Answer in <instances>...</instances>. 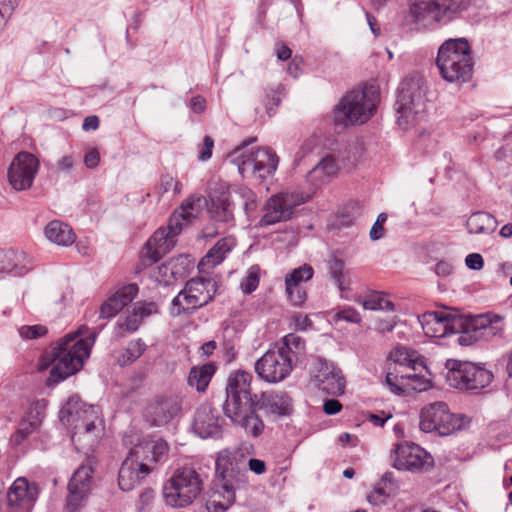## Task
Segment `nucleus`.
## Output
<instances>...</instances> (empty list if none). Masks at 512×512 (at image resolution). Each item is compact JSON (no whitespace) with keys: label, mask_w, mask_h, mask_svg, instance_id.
<instances>
[{"label":"nucleus","mask_w":512,"mask_h":512,"mask_svg":"<svg viewBox=\"0 0 512 512\" xmlns=\"http://www.w3.org/2000/svg\"><path fill=\"white\" fill-rule=\"evenodd\" d=\"M366 310H381V311H394V304L385 299L380 293L372 292L365 298L357 300Z\"/></svg>","instance_id":"43"},{"label":"nucleus","mask_w":512,"mask_h":512,"mask_svg":"<svg viewBox=\"0 0 512 512\" xmlns=\"http://www.w3.org/2000/svg\"><path fill=\"white\" fill-rule=\"evenodd\" d=\"M310 373L314 383L321 391L333 396L344 393L345 378L341 370L333 363L317 358L312 363Z\"/></svg>","instance_id":"17"},{"label":"nucleus","mask_w":512,"mask_h":512,"mask_svg":"<svg viewBox=\"0 0 512 512\" xmlns=\"http://www.w3.org/2000/svg\"><path fill=\"white\" fill-rule=\"evenodd\" d=\"M214 147V140L210 136L204 137V143L198 155L200 161H206L211 158Z\"/></svg>","instance_id":"58"},{"label":"nucleus","mask_w":512,"mask_h":512,"mask_svg":"<svg viewBox=\"0 0 512 512\" xmlns=\"http://www.w3.org/2000/svg\"><path fill=\"white\" fill-rule=\"evenodd\" d=\"M216 293V282L206 278L190 279L185 287L172 300V316L191 314L207 305Z\"/></svg>","instance_id":"11"},{"label":"nucleus","mask_w":512,"mask_h":512,"mask_svg":"<svg viewBox=\"0 0 512 512\" xmlns=\"http://www.w3.org/2000/svg\"><path fill=\"white\" fill-rule=\"evenodd\" d=\"M222 422L219 411L209 404L201 405L194 417L193 430L201 438H217L222 433Z\"/></svg>","instance_id":"25"},{"label":"nucleus","mask_w":512,"mask_h":512,"mask_svg":"<svg viewBox=\"0 0 512 512\" xmlns=\"http://www.w3.org/2000/svg\"><path fill=\"white\" fill-rule=\"evenodd\" d=\"M38 427L32 426V424L25 419L20 423L18 430L12 436V441L15 445H20L26 437L32 432L36 431Z\"/></svg>","instance_id":"54"},{"label":"nucleus","mask_w":512,"mask_h":512,"mask_svg":"<svg viewBox=\"0 0 512 512\" xmlns=\"http://www.w3.org/2000/svg\"><path fill=\"white\" fill-rule=\"evenodd\" d=\"M387 219V216L386 214L384 213H381L379 214V216L377 217V220L376 222L374 223V225L372 226L371 230H370V238L372 240H379L383 237L384 235V228H383V224L384 222L386 221Z\"/></svg>","instance_id":"57"},{"label":"nucleus","mask_w":512,"mask_h":512,"mask_svg":"<svg viewBox=\"0 0 512 512\" xmlns=\"http://www.w3.org/2000/svg\"><path fill=\"white\" fill-rule=\"evenodd\" d=\"M418 321L425 335L435 338L445 337L449 333L462 335L465 325V318L436 311L426 312L418 316Z\"/></svg>","instance_id":"18"},{"label":"nucleus","mask_w":512,"mask_h":512,"mask_svg":"<svg viewBox=\"0 0 512 512\" xmlns=\"http://www.w3.org/2000/svg\"><path fill=\"white\" fill-rule=\"evenodd\" d=\"M32 267L31 257L22 250L0 249V276L12 274L21 276Z\"/></svg>","instance_id":"29"},{"label":"nucleus","mask_w":512,"mask_h":512,"mask_svg":"<svg viewBox=\"0 0 512 512\" xmlns=\"http://www.w3.org/2000/svg\"><path fill=\"white\" fill-rule=\"evenodd\" d=\"M328 273L341 292L349 289L350 277L343 260L333 257L328 260Z\"/></svg>","instance_id":"39"},{"label":"nucleus","mask_w":512,"mask_h":512,"mask_svg":"<svg viewBox=\"0 0 512 512\" xmlns=\"http://www.w3.org/2000/svg\"><path fill=\"white\" fill-rule=\"evenodd\" d=\"M211 200V212L213 217L221 222H229L233 219L234 200H229L228 187L225 183L219 184L218 189L209 194Z\"/></svg>","instance_id":"32"},{"label":"nucleus","mask_w":512,"mask_h":512,"mask_svg":"<svg viewBox=\"0 0 512 512\" xmlns=\"http://www.w3.org/2000/svg\"><path fill=\"white\" fill-rule=\"evenodd\" d=\"M303 69V60L302 58L294 57L288 66V73L297 78L298 75L302 72Z\"/></svg>","instance_id":"63"},{"label":"nucleus","mask_w":512,"mask_h":512,"mask_svg":"<svg viewBox=\"0 0 512 512\" xmlns=\"http://www.w3.org/2000/svg\"><path fill=\"white\" fill-rule=\"evenodd\" d=\"M87 331L86 326H81L76 332L65 335L53 348L49 358L52 364L48 378L50 383H58L83 367L97 336L96 332H92L86 338H78Z\"/></svg>","instance_id":"2"},{"label":"nucleus","mask_w":512,"mask_h":512,"mask_svg":"<svg viewBox=\"0 0 512 512\" xmlns=\"http://www.w3.org/2000/svg\"><path fill=\"white\" fill-rule=\"evenodd\" d=\"M392 464L398 470L419 472L432 466V457L416 444H398L391 454Z\"/></svg>","instance_id":"20"},{"label":"nucleus","mask_w":512,"mask_h":512,"mask_svg":"<svg viewBox=\"0 0 512 512\" xmlns=\"http://www.w3.org/2000/svg\"><path fill=\"white\" fill-rule=\"evenodd\" d=\"M114 294H112L100 307V318L109 319L116 316L122 310Z\"/></svg>","instance_id":"50"},{"label":"nucleus","mask_w":512,"mask_h":512,"mask_svg":"<svg viewBox=\"0 0 512 512\" xmlns=\"http://www.w3.org/2000/svg\"><path fill=\"white\" fill-rule=\"evenodd\" d=\"M385 382L391 392L397 395H401L409 391L422 392L431 387V381L429 378L413 370L412 372L390 371L386 374Z\"/></svg>","instance_id":"24"},{"label":"nucleus","mask_w":512,"mask_h":512,"mask_svg":"<svg viewBox=\"0 0 512 512\" xmlns=\"http://www.w3.org/2000/svg\"><path fill=\"white\" fill-rule=\"evenodd\" d=\"M203 490L200 473L190 466L178 468L167 480L162 489L163 500L172 508L191 505Z\"/></svg>","instance_id":"8"},{"label":"nucleus","mask_w":512,"mask_h":512,"mask_svg":"<svg viewBox=\"0 0 512 512\" xmlns=\"http://www.w3.org/2000/svg\"><path fill=\"white\" fill-rule=\"evenodd\" d=\"M307 199L308 196L297 192H282L271 196L264 206V215L259 220V225L266 227L288 221L295 208L304 204Z\"/></svg>","instance_id":"13"},{"label":"nucleus","mask_w":512,"mask_h":512,"mask_svg":"<svg viewBox=\"0 0 512 512\" xmlns=\"http://www.w3.org/2000/svg\"><path fill=\"white\" fill-rule=\"evenodd\" d=\"M264 409L267 413L286 416L292 411V404L290 397L284 392L266 391L260 396V399L255 403V407Z\"/></svg>","instance_id":"31"},{"label":"nucleus","mask_w":512,"mask_h":512,"mask_svg":"<svg viewBox=\"0 0 512 512\" xmlns=\"http://www.w3.org/2000/svg\"><path fill=\"white\" fill-rule=\"evenodd\" d=\"M292 356L279 348L268 350L255 363V371L266 382L277 383L285 379L293 369Z\"/></svg>","instance_id":"15"},{"label":"nucleus","mask_w":512,"mask_h":512,"mask_svg":"<svg viewBox=\"0 0 512 512\" xmlns=\"http://www.w3.org/2000/svg\"><path fill=\"white\" fill-rule=\"evenodd\" d=\"M445 367L448 385L462 391L483 389L493 378L490 371L468 361L449 359Z\"/></svg>","instance_id":"12"},{"label":"nucleus","mask_w":512,"mask_h":512,"mask_svg":"<svg viewBox=\"0 0 512 512\" xmlns=\"http://www.w3.org/2000/svg\"><path fill=\"white\" fill-rule=\"evenodd\" d=\"M259 285L258 270L255 267H251L248 271L247 276L241 282V289L244 293H252Z\"/></svg>","instance_id":"53"},{"label":"nucleus","mask_w":512,"mask_h":512,"mask_svg":"<svg viewBox=\"0 0 512 512\" xmlns=\"http://www.w3.org/2000/svg\"><path fill=\"white\" fill-rule=\"evenodd\" d=\"M216 474L217 481L206 508L209 512H225L235 502L236 490L247 484V472L227 451H221L216 459Z\"/></svg>","instance_id":"4"},{"label":"nucleus","mask_w":512,"mask_h":512,"mask_svg":"<svg viewBox=\"0 0 512 512\" xmlns=\"http://www.w3.org/2000/svg\"><path fill=\"white\" fill-rule=\"evenodd\" d=\"M39 495V487L36 483H30L24 477L17 478L7 492L8 505L19 507L24 512H29L34 506Z\"/></svg>","instance_id":"26"},{"label":"nucleus","mask_w":512,"mask_h":512,"mask_svg":"<svg viewBox=\"0 0 512 512\" xmlns=\"http://www.w3.org/2000/svg\"><path fill=\"white\" fill-rule=\"evenodd\" d=\"M390 357L395 363L399 364L400 366H405L410 370L421 371L426 369L423 359L420 357V355L415 350H411L407 347H396L390 353Z\"/></svg>","instance_id":"37"},{"label":"nucleus","mask_w":512,"mask_h":512,"mask_svg":"<svg viewBox=\"0 0 512 512\" xmlns=\"http://www.w3.org/2000/svg\"><path fill=\"white\" fill-rule=\"evenodd\" d=\"M279 349L292 356L293 363H295L300 361L305 354V341L302 337L291 333L283 338V345Z\"/></svg>","instance_id":"42"},{"label":"nucleus","mask_w":512,"mask_h":512,"mask_svg":"<svg viewBox=\"0 0 512 512\" xmlns=\"http://www.w3.org/2000/svg\"><path fill=\"white\" fill-rule=\"evenodd\" d=\"M461 426L460 418L450 413L445 402L430 403L421 410L420 429L423 432L437 431L440 435H449Z\"/></svg>","instance_id":"14"},{"label":"nucleus","mask_w":512,"mask_h":512,"mask_svg":"<svg viewBox=\"0 0 512 512\" xmlns=\"http://www.w3.org/2000/svg\"><path fill=\"white\" fill-rule=\"evenodd\" d=\"M19 335L23 339H37L47 333V328L43 325H23L18 329Z\"/></svg>","instance_id":"52"},{"label":"nucleus","mask_w":512,"mask_h":512,"mask_svg":"<svg viewBox=\"0 0 512 512\" xmlns=\"http://www.w3.org/2000/svg\"><path fill=\"white\" fill-rule=\"evenodd\" d=\"M100 162V154L96 149L89 150L84 156V164L87 168L93 169Z\"/></svg>","instance_id":"60"},{"label":"nucleus","mask_w":512,"mask_h":512,"mask_svg":"<svg viewBox=\"0 0 512 512\" xmlns=\"http://www.w3.org/2000/svg\"><path fill=\"white\" fill-rule=\"evenodd\" d=\"M93 472L91 460H88L74 472L68 484L69 494L66 500L68 512H77L83 506L91 488Z\"/></svg>","instance_id":"21"},{"label":"nucleus","mask_w":512,"mask_h":512,"mask_svg":"<svg viewBox=\"0 0 512 512\" xmlns=\"http://www.w3.org/2000/svg\"><path fill=\"white\" fill-rule=\"evenodd\" d=\"M181 232L179 217H171L166 228L154 232L146 244L147 257L152 262H158L175 246V237Z\"/></svg>","instance_id":"22"},{"label":"nucleus","mask_w":512,"mask_h":512,"mask_svg":"<svg viewBox=\"0 0 512 512\" xmlns=\"http://www.w3.org/2000/svg\"><path fill=\"white\" fill-rule=\"evenodd\" d=\"M75 166V159L72 155H65L58 159L54 165L57 173L69 175Z\"/></svg>","instance_id":"55"},{"label":"nucleus","mask_w":512,"mask_h":512,"mask_svg":"<svg viewBox=\"0 0 512 512\" xmlns=\"http://www.w3.org/2000/svg\"><path fill=\"white\" fill-rule=\"evenodd\" d=\"M436 66L440 76L450 83L470 80L473 71L471 47L465 38L448 39L438 49Z\"/></svg>","instance_id":"5"},{"label":"nucleus","mask_w":512,"mask_h":512,"mask_svg":"<svg viewBox=\"0 0 512 512\" xmlns=\"http://www.w3.org/2000/svg\"><path fill=\"white\" fill-rule=\"evenodd\" d=\"M44 234L50 242L59 246H69L76 239L72 228L59 220L49 222L44 229Z\"/></svg>","instance_id":"35"},{"label":"nucleus","mask_w":512,"mask_h":512,"mask_svg":"<svg viewBox=\"0 0 512 512\" xmlns=\"http://www.w3.org/2000/svg\"><path fill=\"white\" fill-rule=\"evenodd\" d=\"M158 312V307L154 302H137L132 312L126 317H121L118 319L115 332L119 337H125L129 333H133L138 330L142 321Z\"/></svg>","instance_id":"28"},{"label":"nucleus","mask_w":512,"mask_h":512,"mask_svg":"<svg viewBox=\"0 0 512 512\" xmlns=\"http://www.w3.org/2000/svg\"><path fill=\"white\" fill-rule=\"evenodd\" d=\"M147 346L140 338L131 340L127 347L117 357V363L121 367L128 366L140 358L145 352Z\"/></svg>","instance_id":"41"},{"label":"nucleus","mask_w":512,"mask_h":512,"mask_svg":"<svg viewBox=\"0 0 512 512\" xmlns=\"http://www.w3.org/2000/svg\"><path fill=\"white\" fill-rule=\"evenodd\" d=\"M503 325L485 323V318H465L464 331L459 336L461 345H471L479 339H491L503 336Z\"/></svg>","instance_id":"27"},{"label":"nucleus","mask_w":512,"mask_h":512,"mask_svg":"<svg viewBox=\"0 0 512 512\" xmlns=\"http://www.w3.org/2000/svg\"><path fill=\"white\" fill-rule=\"evenodd\" d=\"M39 170V160L29 152H20L8 169L10 185L17 191L30 189Z\"/></svg>","instance_id":"19"},{"label":"nucleus","mask_w":512,"mask_h":512,"mask_svg":"<svg viewBox=\"0 0 512 512\" xmlns=\"http://www.w3.org/2000/svg\"><path fill=\"white\" fill-rule=\"evenodd\" d=\"M182 410V400L174 394L154 396L146 405L143 416L152 426L163 427L169 424Z\"/></svg>","instance_id":"16"},{"label":"nucleus","mask_w":512,"mask_h":512,"mask_svg":"<svg viewBox=\"0 0 512 512\" xmlns=\"http://www.w3.org/2000/svg\"><path fill=\"white\" fill-rule=\"evenodd\" d=\"M190 108L198 114H201L206 109V101L202 96H195L190 101Z\"/></svg>","instance_id":"64"},{"label":"nucleus","mask_w":512,"mask_h":512,"mask_svg":"<svg viewBox=\"0 0 512 512\" xmlns=\"http://www.w3.org/2000/svg\"><path fill=\"white\" fill-rule=\"evenodd\" d=\"M138 286L136 284H128L123 286L121 289L114 293L118 302L121 304L122 308L131 303L134 298L138 294Z\"/></svg>","instance_id":"51"},{"label":"nucleus","mask_w":512,"mask_h":512,"mask_svg":"<svg viewBox=\"0 0 512 512\" xmlns=\"http://www.w3.org/2000/svg\"><path fill=\"white\" fill-rule=\"evenodd\" d=\"M60 419L72 426V442L77 450H92L104 431L99 407L84 404L76 395L62 407Z\"/></svg>","instance_id":"3"},{"label":"nucleus","mask_w":512,"mask_h":512,"mask_svg":"<svg viewBox=\"0 0 512 512\" xmlns=\"http://www.w3.org/2000/svg\"><path fill=\"white\" fill-rule=\"evenodd\" d=\"M255 140V138H251L244 141L243 146L233 153L234 158L232 161L237 165L238 171L243 177L266 179L277 170L279 158L268 147L257 148L251 151L243 150Z\"/></svg>","instance_id":"10"},{"label":"nucleus","mask_w":512,"mask_h":512,"mask_svg":"<svg viewBox=\"0 0 512 512\" xmlns=\"http://www.w3.org/2000/svg\"><path fill=\"white\" fill-rule=\"evenodd\" d=\"M145 464H139L132 456L127 455L119 469L118 484L121 490L131 491L142 479L149 475Z\"/></svg>","instance_id":"30"},{"label":"nucleus","mask_w":512,"mask_h":512,"mask_svg":"<svg viewBox=\"0 0 512 512\" xmlns=\"http://www.w3.org/2000/svg\"><path fill=\"white\" fill-rule=\"evenodd\" d=\"M235 246L233 238L226 237L219 240L201 259L199 262V269L205 271L206 269H212L220 264Z\"/></svg>","instance_id":"34"},{"label":"nucleus","mask_w":512,"mask_h":512,"mask_svg":"<svg viewBox=\"0 0 512 512\" xmlns=\"http://www.w3.org/2000/svg\"><path fill=\"white\" fill-rule=\"evenodd\" d=\"M379 101L380 93L375 85L350 91L334 109L335 125L345 128L367 122L375 113Z\"/></svg>","instance_id":"6"},{"label":"nucleus","mask_w":512,"mask_h":512,"mask_svg":"<svg viewBox=\"0 0 512 512\" xmlns=\"http://www.w3.org/2000/svg\"><path fill=\"white\" fill-rule=\"evenodd\" d=\"M169 452L168 443L159 438L145 440L135 444L128 455L132 456L139 464H145L144 468L151 472L153 465L165 461Z\"/></svg>","instance_id":"23"},{"label":"nucleus","mask_w":512,"mask_h":512,"mask_svg":"<svg viewBox=\"0 0 512 512\" xmlns=\"http://www.w3.org/2000/svg\"><path fill=\"white\" fill-rule=\"evenodd\" d=\"M469 4L470 0H418L410 6V14L419 25H446L467 10Z\"/></svg>","instance_id":"9"},{"label":"nucleus","mask_w":512,"mask_h":512,"mask_svg":"<svg viewBox=\"0 0 512 512\" xmlns=\"http://www.w3.org/2000/svg\"><path fill=\"white\" fill-rule=\"evenodd\" d=\"M215 371L216 367L213 363L193 366L188 375L189 386L195 388L198 392H205Z\"/></svg>","instance_id":"36"},{"label":"nucleus","mask_w":512,"mask_h":512,"mask_svg":"<svg viewBox=\"0 0 512 512\" xmlns=\"http://www.w3.org/2000/svg\"><path fill=\"white\" fill-rule=\"evenodd\" d=\"M240 202L246 214L253 212L257 207V196L256 194L246 186H239L234 190L233 199Z\"/></svg>","instance_id":"44"},{"label":"nucleus","mask_w":512,"mask_h":512,"mask_svg":"<svg viewBox=\"0 0 512 512\" xmlns=\"http://www.w3.org/2000/svg\"><path fill=\"white\" fill-rule=\"evenodd\" d=\"M21 0H0V16L9 20Z\"/></svg>","instance_id":"56"},{"label":"nucleus","mask_w":512,"mask_h":512,"mask_svg":"<svg viewBox=\"0 0 512 512\" xmlns=\"http://www.w3.org/2000/svg\"><path fill=\"white\" fill-rule=\"evenodd\" d=\"M252 375L246 371H237L230 375L226 387L224 413L231 421L243 428L253 437L264 430V423L255 412V403L251 397Z\"/></svg>","instance_id":"1"},{"label":"nucleus","mask_w":512,"mask_h":512,"mask_svg":"<svg viewBox=\"0 0 512 512\" xmlns=\"http://www.w3.org/2000/svg\"><path fill=\"white\" fill-rule=\"evenodd\" d=\"M45 406L44 401L33 403L27 411L25 420L30 422L32 426L39 428L44 417Z\"/></svg>","instance_id":"49"},{"label":"nucleus","mask_w":512,"mask_h":512,"mask_svg":"<svg viewBox=\"0 0 512 512\" xmlns=\"http://www.w3.org/2000/svg\"><path fill=\"white\" fill-rule=\"evenodd\" d=\"M342 409L341 403L336 399L326 400L323 404V410L328 415H335Z\"/></svg>","instance_id":"62"},{"label":"nucleus","mask_w":512,"mask_h":512,"mask_svg":"<svg viewBox=\"0 0 512 512\" xmlns=\"http://www.w3.org/2000/svg\"><path fill=\"white\" fill-rule=\"evenodd\" d=\"M284 95V87L281 84L269 89L265 93V105L269 116L274 112L273 107H277Z\"/></svg>","instance_id":"46"},{"label":"nucleus","mask_w":512,"mask_h":512,"mask_svg":"<svg viewBox=\"0 0 512 512\" xmlns=\"http://www.w3.org/2000/svg\"><path fill=\"white\" fill-rule=\"evenodd\" d=\"M396 111L397 123L403 129L416 125L426 111V85L419 75L406 77L400 85Z\"/></svg>","instance_id":"7"},{"label":"nucleus","mask_w":512,"mask_h":512,"mask_svg":"<svg viewBox=\"0 0 512 512\" xmlns=\"http://www.w3.org/2000/svg\"><path fill=\"white\" fill-rule=\"evenodd\" d=\"M206 204V199L200 195L189 197L180 207L179 212H175L172 217H179V223L183 225L194 219L200 212L203 205Z\"/></svg>","instance_id":"40"},{"label":"nucleus","mask_w":512,"mask_h":512,"mask_svg":"<svg viewBox=\"0 0 512 512\" xmlns=\"http://www.w3.org/2000/svg\"><path fill=\"white\" fill-rule=\"evenodd\" d=\"M466 225L469 233L491 234L497 227V221L488 213L477 212L468 218Z\"/></svg>","instance_id":"38"},{"label":"nucleus","mask_w":512,"mask_h":512,"mask_svg":"<svg viewBox=\"0 0 512 512\" xmlns=\"http://www.w3.org/2000/svg\"><path fill=\"white\" fill-rule=\"evenodd\" d=\"M339 317L343 320L352 323H359L361 321L360 314L353 308H345L339 312Z\"/></svg>","instance_id":"61"},{"label":"nucleus","mask_w":512,"mask_h":512,"mask_svg":"<svg viewBox=\"0 0 512 512\" xmlns=\"http://www.w3.org/2000/svg\"><path fill=\"white\" fill-rule=\"evenodd\" d=\"M288 301L294 306H302L306 301L307 293L302 285L285 284Z\"/></svg>","instance_id":"47"},{"label":"nucleus","mask_w":512,"mask_h":512,"mask_svg":"<svg viewBox=\"0 0 512 512\" xmlns=\"http://www.w3.org/2000/svg\"><path fill=\"white\" fill-rule=\"evenodd\" d=\"M313 275V267L309 264H303L286 275L285 284L291 283L295 285H302L303 282H307L312 279Z\"/></svg>","instance_id":"45"},{"label":"nucleus","mask_w":512,"mask_h":512,"mask_svg":"<svg viewBox=\"0 0 512 512\" xmlns=\"http://www.w3.org/2000/svg\"><path fill=\"white\" fill-rule=\"evenodd\" d=\"M339 165L331 155L323 157L308 173L307 179L314 186L319 187L327 183L331 177L337 174Z\"/></svg>","instance_id":"33"},{"label":"nucleus","mask_w":512,"mask_h":512,"mask_svg":"<svg viewBox=\"0 0 512 512\" xmlns=\"http://www.w3.org/2000/svg\"><path fill=\"white\" fill-rule=\"evenodd\" d=\"M465 263L472 270H480L483 268V257L479 253H471L466 256Z\"/></svg>","instance_id":"59"},{"label":"nucleus","mask_w":512,"mask_h":512,"mask_svg":"<svg viewBox=\"0 0 512 512\" xmlns=\"http://www.w3.org/2000/svg\"><path fill=\"white\" fill-rule=\"evenodd\" d=\"M158 189L161 195L170 194L172 196H176L181 192L182 184L174 177L164 175L160 179Z\"/></svg>","instance_id":"48"}]
</instances>
